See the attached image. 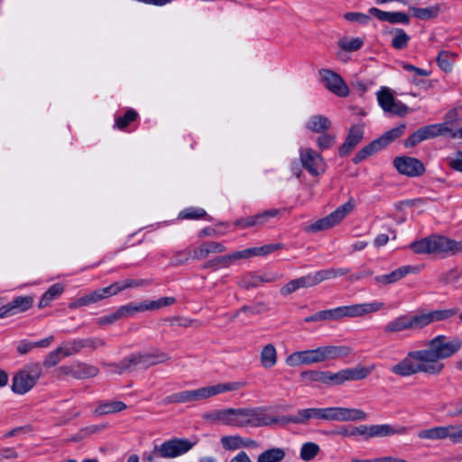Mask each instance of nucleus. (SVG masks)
<instances>
[{
	"label": "nucleus",
	"mask_w": 462,
	"mask_h": 462,
	"mask_svg": "<svg viewBox=\"0 0 462 462\" xmlns=\"http://www.w3.org/2000/svg\"><path fill=\"white\" fill-rule=\"evenodd\" d=\"M220 442L226 450H236L243 448V438L238 435L224 436L220 439Z\"/></svg>",
	"instance_id": "54"
},
{
	"label": "nucleus",
	"mask_w": 462,
	"mask_h": 462,
	"mask_svg": "<svg viewBox=\"0 0 462 462\" xmlns=\"http://www.w3.org/2000/svg\"><path fill=\"white\" fill-rule=\"evenodd\" d=\"M461 347L460 338L448 340L446 336L438 335L427 343L426 348L409 351L402 360L391 366L390 371L401 377L417 374L437 376L445 368L442 360L451 357Z\"/></svg>",
	"instance_id": "1"
},
{
	"label": "nucleus",
	"mask_w": 462,
	"mask_h": 462,
	"mask_svg": "<svg viewBox=\"0 0 462 462\" xmlns=\"http://www.w3.org/2000/svg\"><path fill=\"white\" fill-rule=\"evenodd\" d=\"M234 427L259 428L279 422V419L271 417L263 407L233 408Z\"/></svg>",
	"instance_id": "4"
},
{
	"label": "nucleus",
	"mask_w": 462,
	"mask_h": 462,
	"mask_svg": "<svg viewBox=\"0 0 462 462\" xmlns=\"http://www.w3.org/2000/svg\"><path fill=\"white\" fill-rule=\"evenodd\" d=\"M120 374L140 367L139 354L133 353L120 360L117 364L112 365Z\"/></svg>",
	"instance_id": "41"
},
{
	"label": "nucleus",
	"mask_w": 462,
	"mask_h": 462,
	"mask_svg": "<svg viewBox=\"0 0 462 462\" xmlns=\"http://www.w3.org/2000/svg\"><path fill=\"white\" fill-rule=\"evenodd\" d=\"M327 374L328 371L309 370L302 372L300 377L307 383H319L327 385Z\"/></svg>",
	"instance_id": "45"
},
{
	"label": "nucleus",
	"mask_w": 462,
	"mask_h": 462,
	"mask_svg": "<svg viewBox=\"0 0 462 462\" xmlns=\"http://www.w3.org/2000/svg\"><path fill=\"white\" fill-rule=\"evenodd\" d=\"M63 351V356H70L79 353L82 350L80 338H75L69 341H64L60 345Z\"/></svg>",
	"instance_id": "51"
},
{
	"label": "nucleus",
	"mask_w": 462,
	"mask_h": 462,
	"mask_svg": "<svg viewBox=\"0 0 462 462\" xmlns=\"http://www.w3.org/2000/svg\"><path fill=\"white\" fill-rule=\"evenodd\" d=\"M281 210L276 208H271L264 210L261 213L256 214V222L258 226H263L269 222L273 217H276L280 215Z\"/></svg>",
	"instance_id": "59"
},
{
	"label": "nucleus",
	"mask_w": 462,
	"mask_h": 462,
	"mask_svg": "<svg viewBox=\"0 0 462 462\" xmlns=\"http://www.w3.org/2000/svg\"><path fill=\"white\" fill-rule=\"evenodd\" d=\"M339 48L345 51H356L364 45V40L361 38H342L337 42Z\"/></svg>",
	"instance_id": "49"
},
{
	"label": "nucleus",
	"mask_w": 462,
	"mask_h": 462,
	"mask_svg": "<svg viewBox=\"0 0 462 462\" xmlns=\"http://www.w3.org/2000/svg\"><path fill=\"white\" fill-rule=\"evenodd\" d=\"M454 425L437 426L419 431L418 437L422 439H445L448 438L451 440Z\"/></svg>",
	"instance_id": "28"
},
{
	"label": "nucleus",
	"mask_w": 462,
	"mask_h": 462,
	"mask_svg": "<svg viewBox=\"0 0 462 462\" xmlns=\"http://www.w3.org/2000/svg\"><path fill=\"white\" fill-rule=\"evenodd\" d=\"M408 432L405 426H394L391 424L372 425V438H383L393 435H404Z\"/></svg>",
	"instance_id": "30"
},
{
	"label": "nucleus",
	"mask_w": 462,
	"mask_h": 462,
	"mask_svg": "<svg viewBox=\"0 0 462 462\" xmlns=\"http://www.w3.org/2000/svg\"><path fill=\"white\" fill-rule=\"evenodd\" d=\"M433 254L452 255L454 240L444 236L433 235Z\"/></svg>",
	"instance_id": "33"
},
{
	"label": "nucleus",
	"mask_w": 462,
	"mask_h": 462,
	"mask_svg": "<svg viewBox=\"0 0 462 462\" xmlns=\"http://www.w3.org/2000/svg\"><path fill=\"white\" fill-rule=\"evenodd\" d=\"M374 370V365L356 366L331 373L328 371L327 385H341L347 381H358L366 378Z\"/></svg>",
	"instance_id": "8"
},
{
	"label": "nucleus",
	"mask_w": 462,
	"mask_h": 462,
	"mask_svg": "<svg viewBox=\"0 0 462 462\" xmlns=\"http://www.w3.org/2000/svg\"><path fill=\"white\" fill-rule=\"evenodd\" d=\"M261 284L258 274L254 273H247L240 277L238 285L245 290L258 287Z\"/></svg>",
	"instance_id": "53"
},
{
	"label": "nucleus",
	"mask_w": 462,
	"mask_h": 462,
	"mask_svg": "<svg viewBox=\"0 0 462 462\" xmlns=\"http://www.w3.org/2000/svg\"><path fill=\"white\" fill-rule=\"evenodd\" d=\"M245 385L242 382H228L208 385L195 390H187L176 393L177 403H185L194 401H200L223 393L234 392Z\"/></svg>",
	"instance_id": "5"
},
{
	"label": "nucleus",
	"mask_w": 462,
	"mask_h": 462,
	"mask_svg": "<svg viewBox=\"0 0 462 462\" xmlns=\"http://www.w3.org/2000/svg\"><path fill=\"white\" fill-rule=\"evenodd\" d=\"M261 365L265 369L273 367L277 363V351L273 344L265 345L260 354Z\"/></svg>",
	"instance_id": "34"
},
{
	"label": "nucleus",
	"mask_w": 462,
	"mask_h": 462,
	"mask_svg": "<svg viewBox=\"0 0 462 462\" xmlns=\"http://www.w3.org/2000/svg\"><path fill=\"white\" fill-rule=\"evenodd\" d=\"M447 406L452 408L448 411V415L449 417L462 416V399H457L453 402H450L448 404H447Z\"/></svg>",
	"instance_id": "64"
},
{
	"label": "nucleus",
	"mask_w": 462,
	"mask_h": 462,
	"mask_svg": "<svg viewBox=\"0 0 462 462\" xmlns=\"http://www.w3.org/2000/svg\"><path fill=\"white\" fill-rule=\"evenodd\" d=\"M377 100L384 112L403 116L409 111L406 105L394 99L393 94L387 88H382L381 90L377 92Z\"/></svg>",
	"instance_id": "15"
},
{
	"label": "nucleus",
	"mask_w": 462,
	"mask_h": 462,
	"mask_svg": "<svg viewBox=\"0 0 462 462\" xmlns=\"http://www.w3.org/2000/svg\"><path fill=\"white\" fill-rule=\"evenodd\" d=\"M384 308V303L380 301H373L367 303H358L353 305L340 306V319L343 318H357L366 314L377 312Z\"/></svg>",
	"instance_id": "14"
},
{
	"label": "nucleus",
	"mask_w": 462,
	"mask_h": 462,
	"mask_svg": "<svg viewBox=\"0 0 462 462\" xmlns=\"http://www.w3.org/2000/svg\"><path fill=\"white\" fill-rule=\"evenodd\" d=\"M344 18L348 22L357 23L363 25L367 24L371 20L368 14L359 12L346 13Z\"/></svg>",
	"instance_id": "58"
},
{
	"label": "nucleus",
	"mask_w": 462,
	"mask_h": 462,
	"mask_svg": "<svg viewBox=\"0 0 462 462\" xmlns=\"http://www.w3.org/2000/svg\"><path fill=\"white\" fill-rule=\"evenodd\" d=\"M113 295H116L114 283L107 287L97 289L88 294L78 298L76 300L69 304V308L77 309L79 307L88 306L92 303H96L101 300H104L106 298L111 297Z\"/></svg>",
	"instance_id": "19"
},
{
	"label": "nucleus",
	"mask_w": 462,
	"mask_h": 462,
	"mask_svg": "<svg viewBox=\"0 0 462 462\" xmlns=\"http://www.w3.org/2000/svg\"><path fill=\"white\" fill-rule=\"evenodd\" d=\"M355 208L353 199H349L346 203L339 206L337 209L331 212L329 215L315 221L310 226V230L318 232L326 230L333 227L334 226L340 223L345 217L349 214Z\"/></svg>",
	"instance_id": "10"
},
{
	"label": "nucleus",
	"mask_w": 462,
	"mask_h": 462,
	"mask_svg": "<svg viewBox=\"0 0 462 462\" xmlns=\"http://www.w3.org/2000/svg\"><path fill=\"white\" fill-rule=\"evenodd\" d=\"M419 329H421L419 313L414 315H400L390 320L383 327V332L387 335L399 333L404 330Z\"/></svg>",
	"instance_id": "13"
},
{
	"label": "nucleus",
	"mask_w": 462,
	"mask_h": 462,
	"mask_svg": "<svg viewBox=\"0 0 462 462\" xmlns=\"http://www.w3.org/2000/svg\"><path fill=\"white\" fill-rule=\"evenodd\" d=\"M392 35L391 46L395 50H404L407 48L411 37L402 28H393L390 31Z\"/></svg>",
	"instance_id": "36"
},
{
	"label": "nucleus",
	"mask_w": 462,
	"mask_h": 462,
	"mask_svg": "<svg viewBox=\"0 0 462 462\" xmlns=\"http://www.w3.org/2000/svg\"><path fill=\"white\" fill-rule=\"evenodd\" d=\"M234 412L233 408H226L220 410H213L204 415V419L212 422L225 426L234 427Z\"/></svg>",
	"instance_id": "27"
},
{
	"label": "nucleus",
	"mask_w": 462,
	"mask_h": 462,
	"mask_svg": "<svg viewBox=\"0 0 462 462\" xmlns=\"http://www.w3.org/2000/svg\"><path fill=\"white\" fill-rule=\"evenodd\" d=\"M450 132L446 124H433L419 128L412 133L403 143L406 148L414 147L420 143L443 135Z\"/></svg>",
	"instance_id": "11"
},
{
	"label": "nucleus",
	"mask_w": 462,
	"mask_h": 462,
	"mask_svg": "<svg viewBox=\"0 0 462 462\" xmlns=\"http://www.w3.org/2000/svg\"><path fill=\"white\" fill-rule=\"evenodd\" d=\"M238 260H241V255H239L238 251H236L229 254L210 259L204 263L202 267L203 269H212L217 271L220 268H228L234 262Z\"/></svg>",
	"instance_id": "29"
},
{
	"label": "nucleus",
	"mask_w": 462,
	"mask_h": 462,
	"mask_svg": "<svg viewBox=\"0 0 462 462\" xmlns=\"http://www.w3.org/2000/svg\"><path fill=\"white\" fill-rule=\"evenodd\" d=\"M265 310V306L263 303L260 302V303H257L255 305H252V306H243L241 309H239L236 313L235 314V316H238L239 313H248L250 315H256V314H260L262 313L263 311Z\"/></svg>",
	"instance_id": "62"
},
{
	"label": "nucleus",
	"mask_w": 462,
	"mask_h": 462,
	"mask_svg": "<svg viewBox=\"0 0 462 462\" xmlns=\"http://www.w3.org/2000/svg\"><path fill=\"white\" fill-rule=\"evenodd\" d=\"M458 312L457 308L435 310L428 313H419L421 328L435 321H444L451 319Z\"/></svg>",
	"instance_id": "22"
},
{
	"label": "nucleus",
	"mask_w": 462,
	"mask_h": 462,
	"mask_svg": "<svg viewBox=\"0 0 462 462\" xmlns=\"http://www.w3.org/2000/svg\"><path fill=\"white\" fill-rule=\"evenodd\" d=\"M325 87L338 97H346L349 89L342 78L336 72L322 69L319 70Z\"/></svg>",
	"instance_id": "17"
},
{
	"label": "nucleus",
	"mask_w": 462,
	"mask_h": 462,
	"mask_svg": "<svg viewBox=\"0 0 462 462\" xmlns=\"http://www.w3.org/2000/svg\"><path fill=\"white\" fill-rule=\"evenodd\" d=\"M346 354V349L343 346H326L316 349L294 352L286 357L285 363L293 367L336 359Z\"/></svg>",
	"instance_id": "2"
},
{
	"label": "nucleus",
	"mask_w": 462,
	"mask_h": 462,
	"mask_svg": "<svg viewBox=\"0 0 462 462\" xmlns=\"http://www.w3.org/2000/svg\"><path fill=\"white\" fill-rule=\"evenodd\" d=\"M76 379L94 377L98 374V369L94 365L79 364L76 366Z\"/></svg>",
	"instance_id": "56"
},
{
	"label": "nucleus",
	"mask_w": 462,
	"mask_h": 462,
	"mask_svg": "<svg viewBox=\"0 0 462 462\" xmlns=\"http://www.w3.org/2000/svg\"><path fill=\"white\" fill-rule=\"evenodd\" d=\"M364 124L354 125L350 127L345 142L339 146L338 154L343 157L362 141L364 137Z\"/></svg>",
	"instance_id": "20"
},
{
	"label": "nucleus",
	"mask_w": 462,
	"mask_h": 462,
	"mask_svg": "<svg viewBox=\"0 0 462 462\" xmlns=\"http://www.w3.org/2000/svg\"><path fill=\"white\" fill-rule=\"evenodd\" d=\"M321 408H308L299 410L296 414L282 416L279 419V422L287 424H306L310 419L321 420Z\"/></svg>",
	"instance_id": "21"
},
{
	"label": "nucleus",
	"mask_w": 462,
	"mask_h": 462,
	"mask_svg": "<svg viewBox=\"0 0 462 462\" xmlns=\"http://www.w3.org/2000/svg\"><path fill=\"white\" fill-rule=\"evenodd\" d=\"M337 319H340L338 307L330 309V310L318 311V312L314 313L313 315L306 317L304 319V321L306 323H310V322H317V321H320V320H337Z\"/></svg>",
	"instance_id": "39"
},
{
	"label": "nucleus",
	"mask_w": 462,
	"mask_h": 462,
	"mask_svg": "<svg viewBox=\"0 0 462 462\" xmlns=\"http://www.w3.org/2000/svg\"><path fill=\"white\" fill-rule=\"evenodd\" d=\"M331 125L330 120L322 115H314L306 122V127L314 133H325Z\"/></svg>",
	"instance_id": "32"
},
{
	"label": "nucleus",
	"mask_w": 462,
	"mask_h": 462,
	"mask_svg": "<svg viewBox=\"0 0 462 462\" xmlns=\"http://www.w3.org/2000/svg\"><path fill=\"white\" fill-rule=\"evenodd\" d=\"M366 419L367 414L360 409L337 407V421H356Z\"/></svg>",
	"instance_id": "31"
},
{
	"label": "nucleus",
	"mask_w": 462,
	"mask_h": 462,
	"mask_svg": "<svg viewBox=\"0 0 462 462\" xmlns=\"http://www.w3.org/2000/svg\"><path fill=\"white\" fill-rule=\"evenodd\" d=\"M151 279H126L123 282H114L116 294L128 288L147 287L151 285Z\"/></svg>",
	"instance_id": "42"
},
{
	"label": "nucleus",
	"mask_w": 462,
	"mask_h": 462,
	"mask_svg": "<svg viewBox=\"0 0 462 462\" xmlns=\"http://www.w3.org/2000/svg\"><path fill=\"white\" fill-rule=\"evenodd\" d=\"M126 404L121 401H109L99 403L94 410L96 415H106L122 411L126 409Z\"/></svg>",
	"instance_id": "35"
},
{
	"label": "nucleus",
	"mask_w": 462,
	"mask_h": 462,
	"mask_svg": "<svg viewBox=\"0 0 462 462\" xmlns=\"http://www.w3.org/2000/svg\"><path fill=\"white\" fill-rule=\"evenodd\" d=\"M82 349L83 348H90L95 350L97 348L102 347L106 345V342L101 337H86L80 338Z\"/></svg>",
	"instance_id": "61"
},
{
	"label": "nucleus",
	"mask_w": 462,
	"mask_h": 462,
	"mask_svg": "<svg viewBox=\"0 0 462 462\" xmlns=\"http://www.w3.org/2000/svg\"><path fill=\"white\" fill-rule=\"evenodd\" d=\"M405 130V125L402 124L394 128H392L391 130L384 133L382 136L375 139L376 142H378L379 147L381 149L387 146L389 143L402 136Z\"/></svg>",
	"instance_id": "40"
},
{
	"label": "nucleus",
	"mask_w": 462,
	"mask_h": 462,
	"mask_svg": "<svg viewBox=\"0 0 462 462\" xmlns=\"http://www.w3.org/2000/svg\"><path fill=\"white\" fill-rule=\"evenodd\" d=\"M419 271L418 267L416 266H411V265H404L401 266L394 271L391 272L387 274H382L377 275L374 280L378 283L382 284H392L394 283L403 277H405L407 274L411 273H417Z\"/></svg>",
	"instance_id": "26"
},
{
	"label": "nucleus",
	"mask_w": 462,
	"mask_h": 462,
	"mask_svg": "<svg viewBox=\"0 0 462 462\" xmlns=\"http://www.w3.org/2000/svg\"><path fill=\"white\" fill-rule=\"evenodd\" d=\"M350 273L348 268H328L310 273L304 276L291 280L281 288L280 293L287 296L300 289L314 287L324 281L344 276Z\"/></svg>",
	"instance_id": "3"
},
{
	"label": "nucleus",
	"mask_w": 462,
	"mask_h": 462,
	"mask_svg": "<svg viewBox=\"0 0 462 462\" xmlns=\"http://www.w3.org/2000/svg\"><path fill=\"white\" fill-rule=\"evenodd\" d=\"M207 216V212L205 209L201 208H187L183 210H181L179 214L180 219H191V220H197L203 218Z\"/></svg>",
	"instance_id": "52"
},
{
	"label": "nucleus",
	"mask_w": 462,
	"mask_h": 462,
	"mask_svg": "<svg viewBox=\"0 0 462 462\" xmlns=\"http://www.w3.org/2000/svg\"><path fill=\"white\" fill-rule=\"evenodd\" d=\"M456 55L447 51H441L437 57V63L439 67L445 72L452 70Z\"/></svg>",
	"instance_id": "46"
},
{
	"label": "nucleus",
	"mask_w": 462,
	"mask_h": 462,
	"mask_svg": "<svg viewBox=\"0 0 462 462\" xmlns=\"http://www.w3.org/2000/svg\"><path fill=\"white\" fill-rule=\"evenodd\" d=\"M33 304V297L18 296L12 301L0 307V319L11 317L24 312L32 308Z\"/></svg>",
	"instance_id": "18"
},
{
	"label": "nucleus",
	"mask_w": 462,
	"mask_h": 462,
	"mask_svg": "<svg viewBox=\"0 0 462 462\" xmlns=\"http://www.w3.org/2000/svg\"><path fill=\"white\" fill-rule=\"evenodd\" d=\"M239 255H241V259H248L253 256L257 255H266L268 254L266 246H260V247H252L247 248L242 251H238Z\"/></svg>",
	"instance_id": "60"
},
{
	"label": "nucleus",
	"mask_w": 462,
	"mask_h": 462,
	"mask_svg": "<svg viewBox=\"0 0 462 462\" xmlns=\"http://www.w3.org/2000/svg\"><path fill=\"white\" fill-rule=\"evenodd\" d=\"M196 442L190 441L187 439L174 438L172 439L164 441L161 445H155L153 453L157 457L172 458L182 456L189 452Z\"/></svg>",
	"instance_id": "7"
},
{
	"label": "nucleus",
	"mask_w": 462,
	"mask_h": 462,
	"mask_svg": "<svg viewBox=\"0 0 462 462\" xmlns=\"http://www.w3.org/2000/svg\"><path fill=\"white\" fill-rule=\"evenodd\" d=\"M285 457L282 448H273L267 449L258 456L257 462H280Z\"/></svg>",
	"instance_id": "44"
},
{
	"label": "nucleus",
	"mask_w": 462,
	"mask_h": 462,
	"mask_svg": "<svg viewBox=\"0 0 462 462\" xmlns=\"http://www.w3.org/2000/svg\"><path fill=\"white\" fill-rule=\"evenodd\" d=\"M411 12L413 16L418 19L429 20L437 17L440 12V8L439 5L425 8L414 7L411 9Z\"/></svg>",
	"instance_id": "47"
},
{
	"label": "nucleus",
	"mask_w": 462,
	"mask_h": 462,
	"mask_svg": "<svg viewBox=\"0 0 462 462\" xmlns=\"http://www.w3.org/2000/svg\"><path fill=\"white\" fill-rule=\"evenodd\" d=\"M393 165L401 174L410 177L420 176L425 171L423 163L419 159L413 157H396L393 161Z\"/></svg>",
	"instance_id": "16"
},
{
	"label": "nucleus",
	"mask_w": 462,
	"mask_h": 462,
	"mask_svg": "<svg viewBox=\"0 0 462 462\" xmlns=\"http://www.w3.org/2000/svg\"><path fill=\"white\" fill-rule=\"evenodd\" d=\"M64 291V286L60 283H55L49 287L43 293L40 301L39 308L43 309L51 304V302L58 299Z\"/></svg>",
	"instance_id": "37"
},
{
	"label": "nucleus",
	"mask_w": 462,
	"mask_h": 462,
	"mask_svg": "<svg viewBox=\"0 0 462 462\" xmlns=\"http://www.w3.org/2000/svg\"><path fill=\"white\" fill-rule=\"evenodd\" d=\"M319 450L318 444L306 442L300 448V457L303 461H310L319 454Z\"/></svg>",
	"instance_id": "50"
},
{
	"label": "nucleus",
	"mask_w": 462,
	"mask_h": 462,
	"mask_svg": "<svg viewBox=\"0 0 462 462\" xmlns=\"http://www.w3.org/2000/svg\"><path fill=\"white\" fill-rule=\"evenodd\" d=\"M409 248L417 254H433V238L429 236L420 240H416L410 244Z\"/></svg>",
	"instance_id": "38"
},
{
	"label": "nucleus",
	"mask_w": 462,
	"mask_h": 462,
	"mask_svg": "<svg viewBox=\"0 0 462 462\" xmlns=\"http://www.w3.org/2000/svg\"><path fill=\"white\" fill-rule=\"evenodd\" d=\"M382 150L381 147H379L378 142L376 140H374L369 144L362 148L358 152L356 153V155L353 158L354 163L357 164L361 162L363 160L366 159L368 156L374 154V152Z\"/></svg>",
	"instance_id": "48"
},
{
	"label": "nucleus",
	"mask_w": 462,
	"mask_h": 462,
	"mask_svg": "<svg viewBox=\"0 0 462 462\" xmlns=\"http://www.w3.org/2000/svg\"><path fill=\"white\" fill-rule=\"evenodd\" d=\"M137 118L138 113L134 109L129 108L123 116H116L114 127L125 131L126 127Z\"/></svg>",
	"instance_id": "43"
},
{
	"label": "nucleus",
	"mask_w": 462,
	"mask_h": 462,
	"mask_svg": "<svg viewBox=\"0 0 462 462\" xmlns=\"http://www.w3.org/2000/svg\"><path fill=\"white\" fill-rule=\"evenodd\" d=\"M300 161L301 166L314 177L323 174L326 171V162L322 156L311 148L300 149Z\"/></svg>",
	"instance_id": "12"
},
{
	"label": "nucleus",
	"mask_w": 462,
	"mask_h": 462,
	"mask_svg": "<svg viewBox=\"0 0 462 462\" xmlns=\"http://www.w3.org/2000/svg\"><path fill=\"white\" fill-rule=\"evenodd\" d=\"M368 12L378 20L388 22L390 23L408 24L410 23L409 15L403 12H387L376 7H371Z\"/></svg>",
	"instance_id": "23"
},
{
	"label": "nucleus",
	"mask_w": 462,
	"mask_h": 462,
	"mask_svg": "<svg viewBox=\"0 0 462 462\" xmlns=\"http://www.w3.org/2000/svg\"><path fill=\"white\" fill-rule=\"evenodd\" d=\"M138 354L140 367L143 369L165 363L171 358L167 353H164L159 349H154L151 352H139Z\"/></svg>",
	"instance_id": "24"
},
{
	"label": "nucleus",
	"mask_w": 462,
	"mask_h": 462,
	"mask_svg": "<svg viewBox=\"0 0 462 462\" xmlns=\"http://www.w3.org/2000/svg\"><path fill=\"white\" fill-rule=\"evenodd\" d=\"M193 251L191 247H187L184 250L177 252L172 257V262L176 265H181L188 263L189 260H193Z\"/></svg>",
	"instance_id": "57"
},
{
	"label": "nucleus",
	"mask_w": 462,
	"mask_h": 462,
	"mask_svg": "<svg viewBox=\"0 0 462 462\" xmlns=\"http://www.w3.org/2000/svg\"><path fill=\"white\" fill-rule=\"evenodd\" d=\"M193 249V260H201L210 254L223 253L226 250V247L219 242L207 241Z\"/></svg>",
	"instance_id": "25"
},
{
	"label": "nucleus",
	"mask_w": 462,
	"mask_h": 462,
	"mask_svg": "<svg viewBox=\"0 0 462 462\" xmlns=\"http://www.w3.org/2000/svg\"><path fill=\"white\" fill-rule=\"evenodd\" d=\"M334 143L335 137L331 134H323L317 139V145L321 151L330 148Z\"/></svg>",
	"instance_id": "63"
},
{
	"label": "nucleus",
	"mask_w": 462,
	"mask_h": 462,
	"mask_svg": "<svg viewBox=\"0 0 462 462\" xmlns=\"http://www.w3.org/2000/svg\"><path fill=\"white\" fill-rule=\"evenodd\" d=\"M64 357L63 351L59 346L56 349L52 350L46 356L42 365L45 368H51L58 365Z\"/></svg>",
	"instance_id": "55"
},
{
	"label": "nucleus",
	"mask_w": 462,
	"mask_h": 462,
	"mask_svg": "<svg viewBox=\"0 0 462 462\" xmlns=\"http://www.w3.org/2000/svg\"><path fill=\"white\" fill-rule=\"evenodd\" d=\"M42 374L40 364L33 363L26 365L14 376L12 390L19 394L26 393L36 384Z\"/></svg>",
	"instance_id": "6"
},
{
	"label": "nucleus",
	"mask_w": 462,
	"mask_h": 462,
	"mask_svg": "<svg viewBox=\"0 0 462 462\" xmlns=\"http://www.w3.org/2000/svg\"><path fill=\"white\" fill-rule=\"evenodd\" d=\"M173 297H162L156 300H143L137 304L129 303L117 309L120 319L134 316L137 312L155 310L165 306L172 305L175 302Z\"/></svg>",
	"instance_id": "9"
}]
</instances>
